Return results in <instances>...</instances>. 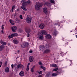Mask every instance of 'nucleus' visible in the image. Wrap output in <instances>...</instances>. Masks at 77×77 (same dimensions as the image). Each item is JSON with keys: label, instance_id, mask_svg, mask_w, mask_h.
<instances>
[{"label": "nucleus", "instance_id": "1", "mask_svg": "<svg viewBox=\"0 0 77 77\" xmlns=\"http://www.w3.org/2000/svg\"><path fill=\"white\" fill-rule=\"evenodd\" d=\"M42 6V3L39 2H37L36 5L35 6V10L38 11V10H39L40 8Z\"/></svg>", "mask_w": 77, "mask_h": 77}, {"label": "nucleus", "instance_id": "2", "mask_svg": "<svg viewBox=\"0 0 77 77\" xmlns=\"http://www.w3.org/2000/svg\"><path fill=\"white\" fill-rule=\"evenodd\" d=\"M23 67L24 66L23 65H21V64H19L17 65V67L15 68V70L17 71L20 68H23Z\"/></svg>", "mask_w": 77, "mask_h": 77}, {"label": "nucleus", "instance_id": "3", "mask_svg": "<svg viewBox=\"0 0 77 77\" xmlns=\"http://www.w3.org/2000/svg\"><path fill=\"white\" fill-rule=\"evenodd\" d=\"M18 35V34L16 33H13L11 34V35H9L8 38H12L14 36H17Z\"/></svg>", "mask_w": 77, "mask_h": 77}, {"label": "nucleus", "instance_id": "4", "mask_svg": "<svg viewBox=\"0 0 77 77\" xmlns=\"http://www.w3.org/2000/svg\"><path fill=\"white\" fill-rule=\"evenodd\" d=\"M38 38L40 39H41V40H42L43 39V35L41 34L40 32H39L38 34Z\"/></svg>", "mask_w": 77, "mask_h": 77}, {"label": "nucleus", "instance_id": "5", "mask_svg": "<svg viewBox=\"0 0 77 77\" xmlns=\"http://www.w3.org/2000/svg\"><path fill=\"white\" fill-rule=\"evenodd\" d=\"M11 29L12 30L13 32H15V31L17 30V26H14L11 27Z\"/></svg>", "mask_w": 77, "mask_h": 77}, {"label": "nucleus", "instance_id": "6", "mask_svg": "<svg viewBox=\"0 0 77 77\" xmlns=\"http://www.w3.org/2000/svg\"><path fill=\"white\" fill-rule=\"evenodd\" d=\"M43 11L45 14L46 15H47V12L48 10L47 8H45L43 9Z\"/></svg>", "mask_w": 77, "mask_h": 77}, {"label": "nucleus", "instance_id": "7", "mask_svg": "<svg viewBox=\"0 0 77 77\" xmlns=\"http://www.w3.org/2000/svg\"><path fill=\"white\" fill-rule=\"evenodd\" d=\"M45 27V25L44 23H41L39 25V27L41 29H43Z\"/></svg>", "mask_w": 77, "mask_h": 77}, {"label": "nucleus", "instance_id": "8", "mask_svg": "<svg viewBox=\"0 0 77 77\" xmlns=\"http://www.w3.org/2000/svg\"><path fill=\"white\" fill-rule=\"evenodd\" d=\"M26 21L28 23H31V19L29 17H27L26 18Z\"/></svg>", "mask_w": 77, "mask_h": 77}, {"label": "nucleus", "instance_id": "9", "mask_svg": "<svg viewBox=\"0 0 77 77\" xmlns=\"http://www.w3.org/2000/svg\"><path fill=\"white\" fill-rule=\"evenodd\" d=\"M19 75L20 77H23L24 75V72L22 71H21L19 73Z\"/></svg>", "mask_w": 77, "mask_h": 77}, {"label": "nucleus", "instance_id": "10", "mask_svg": "<svg viewBox=\"0 0 77 77\" xmlns=\"http://www.w3.org/2000/svg\"><path fill=\"white\" fill-rule=\"evenodd\" d=\"M45 38L46 39H51V37L50 35V34H48L45 36Z\"/></svg>", "mask_w": 77, "mask_h": 77}, {"label": "nucleus", "instance_id": "11", "mask_svg": "<svg viewBox=\"0 0 77 77\" xmlns=\"http://www.w3.org/2000/svg\"><path fill=\"white\" fill-rule=\"evenodd\" d=\"M39 48L40 50H43L45 48L44 46V45H41L39 46Z\"/></svg>", "mask_w": 77, "mask_h": 77}, {"label": "nucleus", "instance_id": "12", "mask_svg": "<svg viewBox=\"0 0 77 77\" xmlns=\"http://www.w3.org/2000/svg\"><path fill=\"white\" fill-rule=\"evenodd\" d=\"M39 32L43 35V34H44L45 35H46V34H47V32H46V31H45V30L41 31Z\"/></svg>", "mask_w": 77, "mask_h": 77}, {"label": "nucleus", "instance_id": "13", "mask_svg": "<svg viewBox=\"0 0 77 77\" xmlns=\"http://www.w3.org/2000/svg\"><path fill=\"white\" fill-rule=\"evenodd\" d=\"M29 62H32L33 61V57L32 56H30L29 57Z\"/></svg>", "mask_w": 77, "mask_h": 77}, {"label": "nucleus", "instance_id": "14", "mask_svg": "<svg viewBox=\"0 0 77 77\" xmlns=\"http://www.w3.org/2000/svg\"><path fill=\"white\" fill-rule=\"evenodd\" d=\"M0 42L1 44L2 45H6V43L5 42H3L2 41H0Z\"/></svg>", "mask_w": 77, "mask_h": 77}, {"label": "nucleus", "instance_id": "15", "mask_svg": "<svg viewBox=\"0 0 77 77\" xmlns=\"http://www.w3.org/2000/svg\"><path fill=\"white\" fill-rule=\"evenodd\" d=\"M50 49H46L44 51V52L45 53H50Z\"/></svg>", "mask_w": 77, "mask_h": 77}, {"label": "nucleus", "instance_id": "16", "mask_svg": "<svg viewBox=\"0 0 77 77\" xmlns=\"http://www.w3.org/2000/svg\"><path fill=\"white\" fill-rule=\"evenodd\" d=\"M5 48V46L1 45L0 46V51H2Z\"/></svg>", "mask_w": 77, "mask_h": 77}, {"label": "nucleus", "instance_id": "17", "mask_svg": "<svg viewBox=\"0 0 77 77\" xmlns=\"http://www.w3.org/2000/svg\"><path fill=\"white\" fill-rule=\"evenodd\" d=\"M13 42L14 44H18V42H19L17 40H13Z\"/></svg>", "mask_w": 77, "mask_h": 77}, {"label": "nucleus", "instance_id": "18", "mask_svg": "<svg viewBox=\"0 0 77 77\" xmlns=\"http://www.w3.org/2000/svg\"><path fill=\"white\" fill-rule=\"evenodd\" d=\"M27 5V3L26 2H24L22 4V6H26V5Z\"/></svg>", "mask_w": 77, "mask_h": 77}, {"label": "nucleus", "instance_id": "19", "mask_svg": "<svg viewBox=\"0 0 77 77\" xmlns=\"http://www.w3.org/2000/svg\"><path fill=\"white\" fill-rule=\"evenodd\" d=\"M11 24V25H14V20H9Z\"/></svg>", "mask_w": 77, "mask_h": 77}, {"label": "nucleus", "instance_id": "20", "mask_svg": "<svg viewBox=\"0 0 77 77\" xmlns=\"http://www.w3.org/2000/svg\"><path fill=\"white\" fill-rule=\"evenodd\" d=\"M9 69L8 67H6L5 69V71L6 72H9Z\"/></svg>", "mask_w": 77, "mask_h": 77}, {"label": "nucleus", "instance_id": "21", "mask_svg": "<svg viewBox=\"0 0 77 77\" xmlns=\"http://www.w3.org/2000/svg\"><path fill=\"white\" fill-rule=\"evenodd\" d=\"M24 44L25 47H27L29 46V44L28 43H24Z\"/></svg>", "mask_w": 77, "mask_h": 77}, {"label": "nucleus", "instance_id": "22", "mask_svg": "<svg viewBox=\"0 0 77 77\" xmlns=\"http://www.w3.org/2000/svg\"><path fill=\"white\" fill-rule=\"evenodd\" d=\"M21 8H22V9H23L24 11H27V9L24 6H21Z\"/></svg>", "mask_w": 77, "mask_h": 77}, {"label": "nucleus", "instance_id": "23", "mask_svg": "<svg viewBox=\"0 0 77 77\" xmlns=\"http://www.w3.org/2000/svg\"><path fill=\"white\" fill-rule=\"evenodd\" d=\"M31 30L30 29H28L26 30V33H30V32Z\"/></svg>", "mask_w": 77, "mask_h": 77}, {"label": "nucleus", "instance_id": "24", "mask_svg": "<svg viewBox=\"0 0 77 77\" xmlns=\"http://www.w3.org/2000/svg\"><path fill=\"white\" fill-rule=\"evenodd\" d=\"M21 47L22 48H25V45H24V43H23L21 45Z\"/></svg>", "mask_w": 77, "mask_h": 77}, {"label": "nucleus", "instance_id": "25", "mask_svg": "<svg viewBox=\"0 0 77 77\" xmlns=\"http://www.w3.org/2000/svg\"><path fill=\"white\" fill-rule=\"evenodd\" d=\"M51 66L54 67V68H56L57 67V65L56 64H52L51 65Z\"/></svg>", "mask_w": 77, "mask_h": 77}, {"label": "nucleus", "instance_id": "26", "mask_svg": "<svg viewBox=\"0 0 77 77\" xmlns=\"http://www.w3.org/2000/svg\"><path fill=\"white\" fill-rule=\"evenodd\" d=\"M62 72V70H61V69H60L59 71H57V74H60V72Z\"/></svg>", "mask_w": 77, "mask_h": 77}, {"label": "nucleus", "instance_id": "27", "mask_svg": "<svg viewBox=\"0 0 77 77\" xmlns=\"http://www.w3.org/2000/svg\"><path fill=\"white\" fill-rule=\"evenodd\" d=\"M14 9H15V6H13L12 7V8L11 9V11H12V12H13L14 10Z\"/></svg>", "mask_w": 77, "mask_h": 77}, {"label": "nucleus", "instance_id": "28", "mask_svg": "<svg viewBox=\"0 0 77 77\" xmlns=\"http://www.w3.org/2000/svg\"><path fill=\"white\" fill-rule=\"evenodd\" d=\"M52 76H56V75H57V74H56V73H52Z\"/></svg>", "mask_w": 77, "mask_h": 77}, {"label": "nucleus", "instance_id": "29", "mask_svg": "<svg viewBox=\"0 0 77 77\" xmlns=\"http://www.w3.org/2000/svg\"><path fill=\"white\" fill-rule=\"evenodd\" d=\"M41 68H42L43 69V70H45V68L43 66H41Z\"/></svg>", "mask_w": 77, "mask_h": 77}, {"label": "nucleus", "instance_id": "30", "mask_svg": "<svg viewBox=\"0 0 77 77\" xmlns=\"http://www.w3.org/2000/svg\"><path fill=\"white\" fill-rule=\"evenodd\" d=\"M46 45V48H48L50 47V45H49L48 44H47Z\"/></svg>", "mask_w": 77, "mask_h": 77}, {"label": "nucleus", "instance_id": "31", "mask_svg": "<svg viewBox=\"0 0 77 77\" xmlns=\"http://www.w3.org/2000/svg\"><path fill=\"white\" fill-rule=\"evenodd\" d=\"M37 72H38V73L39 74H41L42 73V71H40V72L37 71Z\"/></svg>", "mask_w": 77, "mask_h": 77}, {"label": "nucleus", "instance_id": "32", "mask_svg": "<svg viewBox=\"0 0 77 77\" xmlns=\"http://www.w3.org/2000/svg\"><path fill=\"white\" fill-rule=\"evenodd\" d=\"M29 66H27V68H26V71H29Z\"/></svg>", "mask_w": 77, "mask_h": 77}, {"label": "nucleus", "instance_id": "33", "mask_svg": "<svg viewBox=\"0 0 77 77\" xmlns=\"http://www.w3.org/2000/svg\"><path fill=\"white\" fill-rule=\"evenodd\" d=\"M50 2L51 3H54V0H51Z\"/></svg>", "mask_w": 77, "mask_h": 77}, {"label": "nucleus", "instance_id": "34", "mask_svg": "<svg viewBox=\"0 0 77 77\" xmlns=\"http://www.w3.org/2000/svg\"><path fill=\"white\" fill-rule=\"evenodd\" d=\"M31 71L32 72H34V70H33V68H32L31 69Z\"/></svg>", "mask_w": 77, "mask_h": 77}, {"label": "nucleus", "instance_id": "35", "mask_svg": "<svg viewBox=\"0 0 77 77\" xmlns=\"http://www.w3.org/2000/svg\"><path fill=\"white\" fill-rule=\"evenodd\" d=\"M58 69V68H57L55 69H53V71H56Z\"/></svg>", "mask_w": 77, "mask_h": 77}, {"label": "nucleus", "instance_id": "36", "mask_svg": "<svg viewBox=\"0 0 77 77\" xmlns=\"http://www.w3.org/2000/svg\"><path fill=\"white\" fill-rule=\"evenodd\" d=\"M38 64L40 65H42V63H41V62H38Z\"/></svg>", "mask_w": 77, "mask_h": 77}, {"label": "nucleus", "instance_id": "37", "mask_svg": "<svg viewBox=\"0 0 77 77\" xmlns=\"http://www.w3.org/2000/svg\"><path fill=\"white\" fill-rule=\"evenodd\" d=\"M20 18L21 20L23 19V16H22V15H21L20 16Z\"/></svg>", "mask_w": 77, "mask_h": 77}, {"label": "nucleus", "instance_id": "38", "mask_svg": "<svg viewBox=\"0 0 77 77\" xmlns=\"http://www.w3.org/2000/svg\"><path fill=\"white\" fill-rule=\"evenodd\" d=\"M56 34H57V31H55L54 33V35H56Z\"/></svg>", "mask_w": 77, "mask_h": 77}, {"label": "nucleus", "instance_id": "39", "mask_svg": "<svg viewBox=\"0 0 77 77\" xmlns=\"http://www.w3.org/2000/svg\"><path fill=\"white\" fill-rule=\"evenodd\" d=\"M7 64H8V63H7V61H6L5 62V66H6V65H7Z\"/></svg>", "mask_w": 77, "mask_h": 77}, {"label": "nucleus", "instance_id": "40", "mask_svg": "<svg viewBox=\"0 0 77 77\" xmlns=\"http://www.w3.org/2000/svg\"><path fill=\"white\" fill-rule=\"evenodd\" d=\"M30 3V1L29 0H28L27 1V3H28V4H29V3Z\"/></svg>", "mask_w": 77, "mask_h": 77}, {"label": "nucleus", "instance_id": "41", "mask_svg": "<svg viewBox=\"0 0 77 77\" xmlns=\"http://www.w3.org/2000/svg\"><path fill=\"white\" fill-rule=\"evenodd\" d=\"M3 64V62H0V65H1V66H2V65Z\"/></svg>", "mask_w": 77, "mask_h": 77}, {"label": "nucleus", "instance_id": "42", "mask_svg": "<svg viewBox=\"0 0 77 77\" xmlns=\"http://www.w3.org/2000/svg\"><path fill=\"white\" fill-rule=\"evenodd\" d=\"M4 26V25H2V30H3V29H4V27L3 26Z\"/></svg>", "mask_w": 77, "mask_h": 77}, {"label": "nucleus", "instance_id": "43", "mask_svg": "<svg viewBox=\"0 0 77 77\" xmlns=\"http://www.w3.org/2000/svg\"><path fill=\"white\" fill-rule=\"evenodd\" d=\"M50 75V74H47L46 75V76L47 77H48Z\"/></svg>", "mask_w": 77, "mask_h": 77}, {"label": "nucleus", "instance_id": "44", "mask_svg": "<svg viewBox=\"0 0 77 77\" xmlns=\"http://www.w3.org/2000/svg\"><path fill=\"white\" fill-rule=\"evenodd\" d=\"M30 36V34L29 33H27V37H29V36Z\"/></svg>", "mask_w": 77, "mask_h": 77}, {"label": "nucleus", "instance_id": "45", "mask_svg": "<svg viewBox=\"0 0 77 77\" xmlns=\"http://www.w3.org/2000/svg\"><path fill=\"white\" fill-rule=\"evenodd\" d=\"M25 1V0H22L21 2V3H23V2H24Z\"/></svg>", "mask_w": 77, "mask_h": 77}, {"label": "nucleus", "instance_id": "46", "mask_svg": "<svg viewBox=\"0 0 77 77\" xmlns=\"http://www.w3.org/2000/svg\"><path fill=\"white\" fill-rule=\"evenodd\" d=\"M17 52L18 54H19V53H20V51H19V50H18L17 51Z\"/></svg>", "mask_w": 77, "mask_h": 77}, {"label": "nucleus", "instance_id": "47", "mask_svg": "<svg viewBox=\"0 0 77 77\" xmlns=\"http://www.w3.org/2000/svg\"><path fill=\"white\" fill-rule=\"evenodd\" d=\"M11 67H12V68H14V65L12 64V65H11Z\"/></svg>", "mask_w": 77, "mask_h": 77}, {"label": "nucleus", "instance_id": "48", "mask_svg": "<svg viewBox=\"0 0 77 77\" xmlns=\"http://www.w3.org/2000/svg\"><path fill=\"white\" fill-rule=\"evenodd\" d=\"M29 53H32V51H29Z\"/></svg>", "mask_w": 77, "mask_h": 77}, {"label": "nucleus", "instance_id": "49", "mask_svg": "<svg viewBox=\"0 0 77 77\" xmlns=\"http://www.w3.org/2000/svg\"><path fill=\"white\" fill-rule=\"evenodd\" d=\"M29 65H30V63H29L28 64V66H29Z\"/></svg>", "mask_w": 77, "mask_h": 77}, {"label": "nucleus", "instance_id": "50", "mask_svg": "<svg viewBox=\"0 0 77 77\" xmlns=\"http://www.w3.org/2000/svg\"><path fill=\"white\" fill-rule=\"evenodd\" d=\"M8 46L10 45V43H8Z\"/></svg>", "mask_w": 77, "mask_h": 77}, {"label": "nucleus", "instance_id": "51", "mask_svg": "<svg viewBox=\"0 0 77 77\" xmlns=\"http://www.w3.org/2000/svg\"><path fill=\"white\" fill-rule=\"evenodd\" d=\"M38 77H42V76L41 75H39L38 76Z\"/></svg>", "mask_w": 77, "mask_h": 77}, {"label": "nucleus", "instance_id": "52", "mask_svg": "<svg viewBox=\"0 0 77 77\" xmlns=\"http://www.w3.org/2000/svg\"><path fill=\"white\" fill-rule=\"evenodd\" d=\"M35 66H33V67L32 68H35Z\"/></svg>", "mask_w": 77, "mask_h": 77}, {"label": "nucleus", "instance_id": "53", "mask_svg": "<svg viewBox=\"0 0 77 77\" xmlns=\"http://www.w3.org/2000/svg\"><path fill=\"white\" fill-rule=\"evenodd\" d=\"M2 33H3V30L2 31Z\"/></svg>", "mask_w": 77, "mask_h": 77}, {"label": "nucleus", "instance_id": "54", "mask_svg": "<svg viewBox=\"0 0 77 77\" xmlns=\"http://www.w3.org/2000/svg\"><path fill=\"white\" fill-rule=\"evenodd\" d=\"M17 11H19V9H17Z\"/></svg>", "mask_w": 77, "mask_h": 77}, {"label": "nucleus", "instance_id": "55", "mask_svg": "<svg viewBox=\"0 0 77 77\" xmlns=\"http://www.w3.org/2000/svg\"><path fill=\"white\" fill-rule=\"evenodd\" d=\"M23 14H25V12H23Z\"/></svg>", "mask_w": 77, "mask_h": 77}, {"label": "nucleus", "instance_id": "56", "mask_svg": "<svg viewBox=\"0 0 77 77\" xmlns=\"http://www.w3.org/2000/svg\"><path fill=\"white\" fill-rule=\"evenodd\" d=\"M75 36H76V38H77V35H76Z\"/></svg>", "mask_w": 77, "mask_h": 77}, {"label": "nucleus", "instance_id": "57", "mask_svg": "<svg viewBox=\"0 0 77 77\" xmlns=\"http://www.w3.org/2000/svg\"><path fill=\"white\" fill-rule=\"evenodd\" d=\"M15 0H12V1H15Z\"/></svg>", "mask_w": 77, "mask_h": 77}, {"label": "nucleus", "instance_id": "58", "mask_svg": "<svg viewBox=\"0 0 77 77\" xmlns=\"http://www.w3.org/2000/svg\"><path fill=\"white\" fill-rule=\"evenodd\" d=\"M1 66H2L0 65V67H1Z\"/></svg>", "mask_w": 77, "mask_h": 77}, {"label": "nucleus", "instance_id": "59", "mask_svg": "<svg viewBox=\"0 0 77 77\" xmlns=\"http://www.w3.org/2000/svg\"><path fill=\"white\" fill-rule=\"evenodd\" d=\"M46 5V3H45V4H44V5Z\"/></svg>", "mask_w": 77, "mask_h": 77}, {"label": "nucleus", "instance_id": "60", "mask_svg": "<svg viewBox=\"0 0 77 77\" xmlns=\"http://www.w3.org/2000/svg\"><path fill=\"white\" fill-rule=\"evenodd\" d=\"M71 62H72V61L71 60Z\"/></svg>", "mask_w": 77, "mask_h": 77}, {"label": "nucleus", "instance_id": "61", "mask_svg": "<svg viewBox=\"0 0 77 77\" xmlns=\"http://www.w3.org/2000/svg\"><path fill=\"white\" fill-rule=\"evenodd\" d=\"M72 32V31H71V32Z\"/></svg>", "mask_w": 77, "mask_h": 77}, {"label": "nucleus", "instance_id": "62", "mask_svg": "<svg viewBox=\"0 0 77 77\" xmlns=\"http://www.w3.org/2000/svg\"><path fill=\"white\" fill-rule=\"evenodd\" d=\"M15 15H16V14H15Z\"/></svg>", "mask_w": 77, "mask_h": 77}, {"label": "nucleus", "instance_id": "63", "mask_svg": "<svg viewBox=\"0 0 77 77\" xmlns=\"http://www.w3.org/2000/svg\"><path fill=\"white\" fill-rule=\"evenodd\" d=\"M15 54H17L16 53H15Z\"/></svg>", "mask_w": 77, "mask_h": 77}, {"label": "nucleus", "instance_id": "64", "mask_svg": "<svg viewBox=\"0 0 77 77\" xmlns=\"http://www.w3.org/2000/svg\"><path fill=\"white\" fill-rule=\"evenodd\" d=\"M76 34H77V33H76Z\"/></svg>", "mask_w": 77, "mask_h": 77}]
</instances>
